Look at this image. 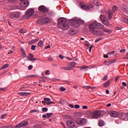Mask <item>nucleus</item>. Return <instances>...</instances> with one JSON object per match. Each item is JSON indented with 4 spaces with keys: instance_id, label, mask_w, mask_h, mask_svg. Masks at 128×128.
Segmentation results:
<instances>
[{
    "instance_id": "1",
    "label": "nucleus",
    "mask_w": 128,
    "mask_h": 128,
    "mask_svg": "<svg viewBox=\"0 0 128 128\" xmlns=\"http://www.w3.org/2000/svg\"><path fill=\"white\" fill-rule=\"evenodd\" d=\"M58 26L59 28H61V30H68V24L66 22V20L64 18H59L58 19Z\"/></svg>"
},
{
    "instance_id": "2",
    "label": "nucleus",
    "mask_w": 128,
    "mask_h": 128,
    "mask_svg": "<svg viewBox=\"0 0 128 128\" xmlns=\"http://www.w3.org/2000/svg\"><path fill=\"white\" fill-rule=\"evenodd\" d=\"M104 25L98 23L96 21H94L91 22L89 25V30L92 32H94L96 30L100 28V30H102L104 28Z\"/></svg>"
},
{
    "instance_id": "3",
    "label": "nucleus",
    "mask_w": 128,
    "mask_h": 128,
    "mask_svg": "<svg viewBox=\"0 0 128 128\" xmlns=\"http://www.w3.org/2000/svg\"><path fill=\"white\" fill-rule=\"evenodd\" d=\"M84 22L78 18H73L70 20L71 26L74 28H80L82 24H84Z\"/></svg>"
},
{
    "instance_id": "4",
    "label": "nucleus",
    "mask_w": 128,
    "mask_h": 128,
    "mask_svg": "<svg viewBox=\"0 0 128 128\" xmlns=\"http://www.w3.org/2000/svg\"><path fill=\"white\" fill-rule=\"evenodd\" d=\"M34 14V10L32 8L28 10L25 14V15L22 17V20H28Z\"/></svg>"
},
{
    "instance_id": "5",
    "label": "nucleus",
    "mask_w": 128,
    "mask_h": 128,
    "mask_svg": "<svg viewBox=\"0 0 128 128\" xmlns=\"http://www.w3.org/2000/svg\"><path fill=\"white\" fill-rule=\"evenodd\" d=\"M70 66H64L62 67V70H72V68L76 66V62H71L69 64Z\"/></svg>"
},
{
    "instance_id": "6",
    "label": "nucleus",
    "mask_w": 128,
    "mask_h": 128,
    "mask_svg": "<svg viewBox=\"0 0 128 128\" xmlns=\"http://www.w3.org/2000/svg\"><path fill=\"white\" fill-rule=\"evenodd\" d=\"M38 10L40 12L48 13L50 12V9L46 6L42 5L38 8Z\"/></svg>"
},
{
    "instance_id": "7",
    "label": "nucleus",
    "mask_w": 128,
    "mask_h": 128,
    "mask_svg": "<svg viewBox=\"0 0 128 128\" xmlns=\"http://www.w3.org/2000/svg\"><path fill=\"white\" fill-rule=\"evenodd\" d=\"M50 22V18H44L38 20V22L40 24H48Z\"/></svg>"
},
{
    "instance_id": "8",
    "label": "nucleus",
    "mask_w": 128,
    "mask_h": 128,
    "mask_svg": "<svg viewBox=\"0 0 128 128\" xmlns=\"http://www.w3.org/2000/svg\"><path fill=\"white\" fill-rule=\"evenodd\" d=\"M93 6L94 5L92 4H91L88 6L84 4L80 5L81 8H82V10H90V9L92 8Z\"/></svg>"
},
{
    "instance_id": "9",
    "label": "nucleus",
    "mask_w": 128,
    "mask_h": 128,
    "mask_svg": "<svg viewBox=\"0 0 128 128\" xmlns=\"http://www.w3.org/2000/svg\"><path fill=\"white\" fill-rule=\"evenodd\" d=\"M28 122L26 121H23L21 122L20 123L18 124L15 128H22V126H28Z\"/></svg>"
},
{
    "instance_id": "10",
    "label": "nucleus",
    "mask_w": 128,
    "mask_h": 128,
    "mask_svg": "<svg viewBox=\"0 0 128 128\" xmlns=\"http://www.w3.org/2000/svg\"><path fill=\"white\" fill-rule=\"evenodd\" d=\"M66 124L68 128H74L76 126V123L74 121L72 120H67L66 122Z\"/></svg>"
},
{
    "instance_id": "11",
    "label": "nucleus",
    "mask_w": 128,
    "mask_h": 128,
    "mask_svg": "<svg viewBox=\"0 0 128 128\" xmlns=\"http://www.w3.org/2000/svg\"><path fill=\"white\" fill-rule=\"evenodd\" d=\"M102 114H100V111L94 112L92 115L93 118H100Z\"/></svg>"
},
{
    "instance_id": "12",
    "label": "nucleus",
    "mask_w": 128,
    "mask_h": 128,
    "mask_svg": "<svg viewBox=\"0 0 128 128\" xmlns=\"http://www.w3.org/2000/svg\"><path fill=\"white\" fill-rule=\"evenodd\" d=\"M20 12H12L10 14V18H20Z\"/></svg>"
},
{
    "instance_id": "13",
    "label": "nucleus",
    "mask_w": 128,
    "mask_h": 128,
    "mask_svg": "<svg viewBox=\"0 0 128 128\" xmlns=\"http://www.w3.org/2000/svg\"><path fill=\"white\" fill-rule=\"evenodd\" d=\"M110 116L112 118H118V112L116 111H112L110 112Z\"/></svg>"
},
{
    "instance_id": "14",
    "label": "nucleus",
    "mask_w": 128,
    "mask_h": 128,
    "mask_svg": "<svg viewBox=\"0 0 128 128\" xmlns=\"http://www.w3.org/2000/svg\"><path fill=\"white\" fill-rule=\"evenodd\" d=\"M94 34H96V36H103L104 32L102 31H98L96 30H94V32H92Z\"/></svg>"
},
{
    "instance_id": "15",
    "label": "nucleus",
    "mask_w": 128,
    "mask_h": 128,
    "mask_svg": "<svg viewBox=\"0 0 128 128\" xmlns=\"http://www.w3.org/2000/svg\"><path fill=\"white\" fill-rule=\"evenodd\" d=\"M52 113H47L46 114H44L42 116V118H50V116H52Z\"/></svg>"
},
{
    "instance_id": "16",
    "label": "nucleus",
    "mask_w": 128,
    "mask_h": 128,
    "mask_svg": "<svg viewBox=\"0 0 128 128\" xmlns=\"http://www.w3.org/2000/svg\"><path fill=\"white\" fill-rule=\"evenodd\" d=\"M113 14H114V12H112V11H110V10H108V20H112V18Z\"/></svg>"
},
{
    "instance_id": "17",
    "label": "nucleus",
    "mask_w": 128,
    "mask_h": 128,
    "mask_svg": "<svg viewBox=\"0 0 128 128\" xmlns=\"http://www.w3.org/2000/svg\"><path fill=\"white\" fill-rule=\"evenodd\" d=\"M103 24H104V26H110V22H108V20H103V21H102Z\"/></svg>"
},
{
    "instance_id": "18",
    "label": "nucleus",
    "mask_w": 128,
    "mask_h": 128,
    "mask_svg": "<svg viewBox=\"0 0 128 128\" xmlns=\"http://www.w3.org/2000/svg\"><path fill=\"white\" fill-rule=\"evenodd\" d=\"M22 4H23V6H24L25 8H28L30 4V2H28V1H24L22 2Z\"/></svg>"
},
{
    "instance_id": "19",
    "label": "nucleus",
    "mask_w": 128,
    "mask_h": 128,
    "mask_svg": "<svg viewBox=\"0 0 128 128\" xmlns=\"http://www.w3.org/2000/svg\"><path fill=\"white\" fill-rule=\"evenodd\" d=\"M103 32H106V34H112V30H108V29H106V28H104L102 30Z\"/></svg>"
},
{
    "instance_id": "20",
    "label": "nucleus",
    "mask_w": 128,
    "mask_h": 128,
    "mask_svg": "<svg viewBox=\"0 0 128 128\" xmlns=\"http://www.w3.org/2000/svg\"><path fill=\"white\" fill-rule=\"evenodd\" d=\"M81 120H82V118H76V119L75 120V122H76V124H81Z\"/></svg>"
},
{
    "instance_id": "21",
    "label": "nucleus",
    "mask_w": 128,
    "mask_h": 128,
    "mask_svg": "<svg viewBox=\"0 0 128 128\" xmlns=\"http://www.w3.org/2000/svg\"><path fill=\"white\" fill-rule=\"evenodd\" d=\"M94 2L96 6H100V0H94Z\"/></svg>"
},
{
    "instance_id": "22",
    "label": "nucleus",
    "mask_w": 128,
    "mask_h": 128,
    "mask_svg": "<svg viewBox=\"0 0 128 128\" xmlns=\"http://www.w3.org/2000/svg\"><path fill=\"white\" fill-rule=\"evenodd\" d=\"M28 93L26 92H19L18 93V94H20V96H28Z\"/></svg>"
},
{
    "instance_id": "23",
    "label": "nucleus",
    "mask_w": 128,
    "mask_h": 128,
    "mask_svg": "<svg viewBox=\"0 0 128 128\" xmlns=\"http://www.w3.org/2000/svg\"><path fill=\"white\" fill-rule=\"evenodd\" d=\"M38 76L36 74H31V75H28L26 76L27 78H37Z\"/></svg>"
},
{
    "instance_id": "24",
    "label": "nucleus",
    "mask_w": 128,
    "mask_h": 128,
    "mask_svg": "<svg viewBox=\"0 0 128 128\" xmlns=\"http://www.w3.org/2000/svg\"><path fill=\"white\" fill-rule=\"evenodd\" d=\"M80 124H86V120L81 118Z\"/></svg>"
},
{
    "instance_id": "25",
    "label": "nucleus",
    "mask_w": 128,
    "mask_h": 128,
    "mask_svg": "<svg viewBox=\"0 0 128 128\" xmlns=\"http://www.w3.org/2000/svg\"><path fill=\"white\" fill-rule=\"evenodd\" d=\"M99 126H104V120H100L98 122Z\"/></svg>"
},
{
    "instance_id": "26",
    "label": "nucleus",
    "mask_w": 128,
    "mask_h": 128,
    "mask_svg": "<svg viewBox=\"0 0 128 128\" xmlns=\"http://www.w3.org/2000/svg\"><path fill=\"white\" fill-rule=\"evenodd\" d=\"M116 10H118V7H116V6H113L112 9V11H111V12H114Z\"/></svg>"
},
{
    "instance_id": "27",
    "label": "nucleus",
    "mask_w": 128,
    "mask_h": 128,
    "mask_svg": "<svg viewBox=\"0 0 128 128\" xmlns=\"http://www.w3.org/2000/svg\"><path fill=\"white\" fill-rule=\"evenodd\" d=\"M110 80H108L106 82V83L104 84V88H108V86H110Z\"/></svg>"
},
{
    "instance_id": "28",
    "label": "nucleus",
    "mask_w": 128,
    "mask_h": 128,
    "mask_svg": "<svg viewBox=\"0 0 128 128\" xmlns=\"http://www.w3.org/2000/svg\"><path fill=\"white\" fill-rule=\"evenodd\" d=\"M38 46H40V47L43 46H44V42H42V40H40L38 44Z\"/></svg>"
},
{
    "instance_id": "29",
    "label": "nucleus",
    "mask_w": 128,
    "mask_h": 128,
    "mask_svg": "<svg viewBox=\"0 0 128 128\" xmlns=\"http://www.w3.org/2000/svg\"><path fill=\"white\" fill-rule=\"evenodd\" d=\"M70 34H71V36H74L76 34V32L74 30H71L69 32Z\"/></svg>"
},
{
    "instance_id": "30",
    "label": "nucleus",
    "mask_w": 128,
    "mask_h": 128,
    "mask_svg": "<svg viewBox=\"0 0 128 128\" xmlns=\"http://www.w3.org/2000/svg\"><path fill=\"white\" fill-rule=\"evenodd\" d=\"M100 18L102 22V21L106 20V16L104 15L101 14L100 16Z\"/></svg>"
},
{
    "instance_id": "31",
    "label": "nucleus",
    "mask_w": 128,
    "mask_h": 128,
    "mask_svg": "<svg viewBox=\"0 0 128 128\" xmlns=\"http://www.w3.org/2000/svg\"><path fill=\"white\" fill-rule=\"evenodd\" d=\"M8 64H5L3 66H2L1 70H4V68H8Z\"/></svg>"
},
{
    "instance_id": "32",
    "label": "nucleus",
    "mask_w": 128,
    "mask_h": 128,
    "mask_svg": "<svg viewBox=\"0 0 128 128\" xmlns=\"http://www.w3.org/2000/svg\"><path fill=\"white\" fill-rule=\"evenodd\" d=\"M80 70H82H82H86V68H90V66H80Z\"/></svg>"
},
{
    "instance_id": "33",
    "label": "nucleus",
    "mask_w": 128,
    "mask_h": 128,
    "mask_svg": "<svg viewBox=\"0 0 128 128\" xmlns=\"http://www.w3.org/2000/svg\"><path fill=\"white\" fill-rule=\"evenodd\" d=\"M28 59L29 60H30L31 62L36 60V58H30V56H28Z\"/></svg>"
},
{
    "instance_id": "34",
    "label": "nucleus",
    "mask_w": 128,
    "mask_h": 128,
    "mask_svg": "<svg viewBox=\"0 0 128 128\" xmlns=\"http://www.w3.org/2000/svg\"><path fill=\"white\" fill-rule=\"evenodd\" d=\"M84 44L85 46H90V43H88V41H85L84 42Z\"/></svg>"
},
{
    "instance_id": "35",
    "label": "nucleus",
    "mask_w": 128,
    "mask_h": 128,
    "mask_svg": "<svg viewBox=\"0 0 128 128\" xmlns=\"http://www.w3.org/2000/svg\"><path fill=\"white\" fill-rule=\"evenodd\" d=\"M48 108H42V112H48Z\"/></svg>"
},
{
    "instance_id": "36",
    "label": "nucleus",
    "mask_w": 128,
    "mask_h": 128,
    "mask_svg": "<svg viewBox=\"0 0 128 128\" xmlns=\"http://www.w3.org/2000/svg\"><path fill=\"white\" fill-rule=\"evenodd\" d=\"M60 90L61 92H66V88H64V87H60Z\"/></svg>"
},
{
    "instance_id": "37",
    "label": "nucleus",
    "mask_w": 128,
    "mask_h": 128,
    "mask_svg": "<svg viewBox=\"0 0 128 128\" xmlns=\"http://www.w3.org/2000/svg\"><path fill=\"white\" fill-rule=\"evenodd\" d=\"M34 42H36V40H33L28 42V44H34Z\"/></svg>"
},
{
    "instance_id": "38",
    "label": "nucleus",
    "mask_w": 128,
    "mask_h": 128,
    "mask_svg": "<svg viewBox=\"0 0 128 128\" xmlns=\"http://www.w3.org/2000/svg\"><path fill=\"white\" fill-rule=\"evenodd\" d=\"M36 45H33L31 47V50H36Z\"/></svg>"
},
{
    "instance_id": "39",
    "label": "nucleus",
    "mask_w": 128,
    "mask_h": 128,
    "mask_svg": "<svg viewBox=\"0 0 128 128\" xmlns=\"http://www.w3.org/2000/svg\"><path fill=\"white\" fill-rule=\"evenodd\" d=\"M44 100L45 102H50V98H44Z\"/></svg>"
},
{
    "instance_id": "40",
    "label": "nucleus",
    "mask_w": 128,
    "mask_h": 128,
    "mask_svg": "<svg viewBox=\"0 0 128 128\" xmlns=\"http://www.w3.org/2000/svg\"><path fill=\"white\" fill-rule=\"evenodd\" d=\"M122 10L124 12H126V7H123V8H122Z\"/></svg>"
},
{
    "instance_id": "41",
    "label": "nucleus",
    "mask_w": 128,
    "mask_h": 128,
    "mask_svg": "<svg viewBox=\"0 0 128 128\" xmlns=\"http://www.w3.org/2000/svg\"><path fill=\"white\" fill-rule=\"evenodd\" d=\"M19 32L20 34H24V29H20L19 30Z\"/></svg>"
},
{
    "instance_id": "42",
    "label": "nucleus",
    "mask_w": 128,
    "mask_h": 128,
    "mask_svg": "<svg viewBox=\"0 0 128 128\" xmlns=\"http://www.w3.org/2000/svg\"><path fill=\"white\" fill-rule=\"evenodd\" d=\"M116 62V60L114 59L113 60H110V62L112 64H114V62Z\"/></svg>"
},
{
    "instance_id": "43",
    "label": "nucleus",
    "mask_w": 128,
    "mask_h": 128,
    "mask_svg": "<svg viewBox=\"0 0 128 128\" xmlns=\"http://www.w3.org/2000/svg\"><path fill=\"white\" fill-rule=\"evenodd\" d=\"M26 52L22 53V57L26 58Z\"/></svg>"
},
{
    "instance_id": "44",
    "label": "nucleus",
    "mask_w": 128,
    "mask_h": 128,
    "mask_svg": "<svg viewBox=\"0 0 128 128\" xmlns=\"http://www.w3.org/2000/svg\"><path fill=\"white\" fill-rule=\"evenodd\" d=\"M28 70H32V65L29 66H28Z\"/></svg>"
},
{
    "instance_id": "45",
    "label": "nucleus",
    "mask_w": 128,
    "mask_h": 128,
    "mask_svg": "<svg viewBox=\"0 0 128 128\" xmlns=\"http://www.w3.org/2000/svg\"><path fill=\"white\" fill-rule=\"evenodd\" d=\"M38 112V110H31L32 113V112Z\"/></svg>"
},
{
    "instance_id": "46",
    "label": "nucleus",
    "mask_w": 128,
    "mask_h": 128,
    "mask_svg": "<svg viewBox=\"0 0 128 128\" xmlns=\"http://www.w3.org/2000/svg\"><path fill=\"white\" fill-rule=\"evenodd\" d=\"M108 80V76H104L103 78H102V80Z\"/></svg>"
},
{
    "instance_id": "47",
    "label": "nucleus",
    "mask_w": 128,
    "mask_h": 128,
    "mask_svg": "<svg viewBox=\"0 0 128 128\" xmlns=\"http://www.w3.org/2000/svg\"><path fill=\"white\" fill-rule=\"evenodd\" d=\"M74 108H80V105H78V104H75Z\"/></svg>"
},
{
    "instance_id": "48",
    "label": "nucleus",
    "mask_w": 128,
    "mask_h": 128,
    "mask_svg": "<svg viewBox=\"0 0 128 128\" xmlns=\"http://www.w3.org/2000/svg\"><path fill=\"white\" fill-rule=\"evenodd\" d=\"M68 106L71 108H74V106L73 104H69Z\"/></svg>"
},
{
    "instance_id": "49",
    "label": "nucleus",
    "mask_w": 128,
    "mask_h": 128,
    "mask_svg": "<svg viewBox=\"0 0 128 128\" xmlns=\"http://www.w3.org/2000/svg\"><path fill=\"white\" fill-rule=\"evenodd\" d=\"M20 50H21L22 54L24 52H26V51H24V48H20Z\"/></svg>"
},
{
    "instance_id": "50",
    "label": "nucleus",
    "mask_w": 128,
    "mask_h": 128,
    "mask_svg": "<svg viewBox=\"0 0 128 128\" xmlns=\"http://www.w3.org/2000/svg\"><path fill=\"white\" fill-rule=\"evenodd\" d=\"M92 88V86H83V88Z\"/></svg>"
},
{
    "instance_id": "51",
    "label": "nucleus",
    "mask_w": 128,
    "mask_h": 128,
    "mask_svg": "<svg viewBox=\"0 0 128 128\" xmlns=\"http://www.w3.org/2000/svg\"><path fill=\"white\" fill-rule=\"evenodd\" d=\"M92 48H94V45H92L90 48V49H89V52H92Z\"/></svg>"
},
{
    "instance_id": "52",
    "label": "nucleus",
    "mask_w": 128,
    "mask_h": 128,
    "mask_svg": "<svg viewBox=\"0 0 128 128\" xmlns=\"http://www.w3.org/2000/svg\"><path fill=\"white\" fill-rule=\"evenodd\" d=\"M119 78H120V76H116V78H115V82H118V80Z\"/></svg>"
},
{
    "instance_id": "53",
    "label": "nucleus",
    "mask_w": 128,
    "mask_h": 128,
    "mask_svg": "<svg viewBox=\"0 0 128 128\" xmlns=\"http://www.w3.org/2000/svg\"><path fill=\"white\" fill-rule=\"evenodd\" d=\"M66 118H68V120H70V118H72V117H70V116L68 115L66 116Z\"/></svg>"
},
{
    "instance_id": "54",
    "label": "nucleus",
    "mask_w": 128,
    "mask_h": 128,
    "mask_svg": "<svg viewBox=\"0 0 128 128\" xmlns=\"http://www.w3.org/2000/svg\"><path fill=\"white\" fill-rule=\"evenodd\" d=\"M120 52H126V49H122L120 50Z\"/></svg>"
},
{
    "instance_id": "55",
    "label": "nucleus",
    "mask_w": 128,
    "mask_h": 128,
    "mask_svg": "<svg viewBox=\"0 0 128 128\" xmlns=\"http://www.w3.org/2000/svg\"><path fill=\"white\" fill-rule=\"evenodd\" d=\"M46 74H50V70H47L46 71Z\"/></svg>"
},
{
    "instance_id": "56",
    "label": "nucleus",
    "mask_w": 128,
    "mask_h": 128,
    "mask_svg": "<svg viewBox=\"0 0 128 128\" xmlns=\"http://www.w3.org/2000/svg\"><path fill=\"white\" fill-rule=\"evenodd\" d=\"M82 108H84V110H88V106H84L82 107Z\"/></svg>"
},
{
    "instance_id": "57",
    "label": "nucleus",
    "mask_w": 128,
    "mask_h": 128,
    "mask_svg": "<svg viewBox=\"0 0 128 128\" xmlns=\"http://www.w3.org/2000/svg\"><path fill=\"white\" fill-rule=\"evenodd\" d=\"M122 86H127L126 83L125 82H122Z\"/></svg>"
},
{
    "instance_id": "58",
    "label": "nucleus",
    "mask_w": 128,
    "mask_h": 128,
    "mask_svg": "<svg viewBox=\"0 0 128 128\" xmlns=\"http://www.w3.org/2000/svg\"><path fill=\"white\" fill-rule=\"evenodd\" d=\"M114 54V51H112L108 53V54Z\"/></svg>"
},
{
    "instance_id": "59",
    "label": "nucleus",
    "mask_w": 128,
    "mask_h": 128,
    "mask_svg": "<svg viewBox=\"0 0 128 128\" xmlns=\"http://www.w3.org/2000/svg\"><path fill=\"white\" fill-rule=\"evenodd\" d=\"M100 40H102L100 38H98V39H96L95 40V42H100Z\"/></svg>"
},
{
    "instance_id": "60",
    "label": "nucleus",
    "mask_w": 128,
    "mask_h": 128,
    "mask_svg": "<svg viewBox=\"0 0 128 128\" xmlns=\"http://www.w3.org/2000/svg\"><path fill=\"white\" fill-rule=\"evenodd\" d=\"M110 64H112L110 63V60L107 62V64H106L107 66H110Z\"/></svg>"
},
{
    "instance_id": "61",
    "label": "nucleus",
    "mask_w": 128,
    "mask_h": 128,
    "mask_svg": "<svg viewBox=\"0 0 128 128\" xmlns=\"http://www.w3.org/2000/svg\"><path fill=\"white\" fill-rule=\"evenodd\" d=\"M59 58H61L62 60V58H64V56L62 55V54H60L59 55Z\"/></svg>"
},
{
    "instance_id": "62",
    "label": "nucleus",
    "mask_w": 128,
    "mask_h": 128,
    "mask_svg": "<svg viewBox=\"0 0 128 128\" xmlns=\"http://www.w3.org/2000/svg\"><path fill=\"white\" fill-rule=\"evenodd\" d=\"M4 116H6V114H2L1 116V118H4Z\"/></svg>"
},
{
    "instance_id": "63",
    "label": "nucleus",
    "mask_w": 128,
    "mask_h": 128,
    "mask_svg": "<svg viewBox=\"0 0 128 128\" xmlns=\"http://www.w3.org/2000/svg\"><path fill=\"white\" fill-rule=\"evenodd\" d=\"M46 102H48L46 101H42V103L44 104H46Z\"/></svg>"
},
{
    "instance_id": "64",
    "label": "nucleus",
    "mask_w": 128,
    "mask_h": 128,
    "mask_svg": "<svg viewBox=\"0 0 128 128\" xmlns=\"http://www.w3.org/2000/svg\"><path fill=\"white\" fill-rule=\"evenodd\" d=\"M29 56H30L31 58H34V54H29Z\"/></svg>"
}]
</instances>
